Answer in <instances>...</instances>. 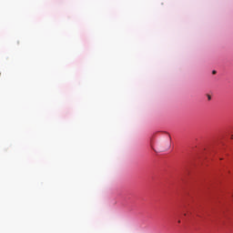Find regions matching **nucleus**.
<instances>
[{"label": "nucleus", "mask_w": 233, "mask_h": 233, "mask_svg": "<svg viewBox=\"0 0 233 233\" xmlns=\"http://www.w3.org/2000/svg\"><path fill=\"white\" fill-rule=\"evenodd\" d=\"M231 139H233V136H231Z\"/></svg>", "instance_id": "7ed1b4c3"}, {"label": "nucleus", "mask_w": 233, "mask_h": 233, "mask_svg": "<svg viewBox=\"0 0 233 233\" xmlns=\"http://www.w3.org/2000/svg\"><path fill=\"white\" fill-rule=\"evenodd\" d=\"M208 101H210V99H212V96H210V95H208Z\"/></svg>", "instance_id": "f257e3e1"}, {"label": "nucleus", "mask_w": 233, "mask_h": 233, "mask_svg": "<svg viewBox=\"0 0 233 233\" xmlns=\"http://www.w3.org/2000/svg\"><path fill=\"white\" fill-rule=\"evenodd\" d=\"M212 74H216V71L214 70V71L212 72Z\"/></svg>", "instance_id": "f03ea898"}]
</instances>
